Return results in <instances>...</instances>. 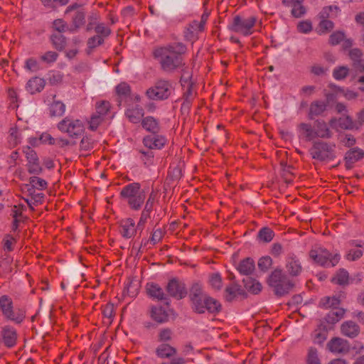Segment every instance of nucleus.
Masks as SVG:
<instances>
[{
  "label": "nucleus",
  "mask_w": 364,
  "mask_h": 364,
  "mask_svg": "<svg viewBox=\"0 0 364 364\" xmlns=\"http://www.w3.org/2000/svg\"><path fill=\"white\" fill-rule=\"evenodd\" d=\"M104 120L105 119L100 117L98 114L93 113L88 121V128L92 131H95Z\"/></svg>",
  "instance_id": "603ef678"
},
{
  "label": "nucleus",
  "mask_w": 364,
  "mask_h": 364,
  "mask_svg": "<svg viewBox=\"0 0 364 364\" xmlns=\"http://www.w3.org/2000/svg\"><path fill=\"white\" fill-rule=\"evenodd\" d=\"M314 130L316 138L330 139L332 137L333 134L323 120H316L314 122Z\"/></svg>",
  "instance_id": "4be33fe9"
},
{
  "label": "nucleus",
  "mask_w": 364,
  "mask_h": 364,
  "mask_svg": "<svg viewBox=\"0 0 364 364\" xmlns=\"http://www.w3.org/2000/svg\"><path fill=\"white\" fill-rule=\"evenodd\" d=\"M146 289L149 296L160 301L167 299V296L157 284L148 283Z\"/></svg>",
  "instance_id": "393cba45"
},
{
  "label": "nucleus",
  "mask_w": 364,
  "mask_h": 364,
  "mask_svg": "<svg viewBox=\"0 0 364 364\" xmlns=\"http://www.w3.org/2000/svg\"><path fill=\"white\" fill-rule=\"evenodd\" d=\"M166 142L165 137L156 134L146 136L143 139L144 145L149 149H160L164 147Z\"/></svg>",
  "instance_id": "a211bd4d"
},
{
  "label": "nucleus",
  "mask_w": 364,
  "mask_h": 364,
  "mask_svg": "<svg viewBox=\"0 0 364 364\" xmlns=\"http://www.w3.org/2000/svg\"><path fill=\"white\" fill-rule=\"evenodd\" d=\"M109 109V102L108 101H101L96 103L95 114H98L100 117L105 119L106 115L108 114Z\"/></svg>",
  "instance_id": "a19ab883"
},
{
  "label": "nucleus",
  "mask_w": 364,
  "mask_h": 364,
  "mask_svg": "<svg viewBox=\"0 0 364 364\" xmlns=\"http://www.w3.org/2000/svg\"><path fill=\"white\" fill-rule=\"evenodd\" d=\"M0 310L6 319L16 323H21L26 316L25 311L23 309H14L12 299L6 295L0 297Z\"/></svg>",
  "instance_id": "6e6552de"
},
{
  "label": "nucleus",
  "mask_w": 364,
  "mask_h": 364,
  "mask_svg": "<svg viewBox=\"0 0 364 364\" xmlns=\"http://www.w3.org/2000/svg\"><path fill=\"white\" fill-rule=\"evenodd\" d=\"M341 331L343 336L353 338L359 334L360 327L355 322L348 321L342 323Z\"/></svg>",
  "instance_id": "5701e85b"
},
{
  "label": "nucleus",
  "mask_w": 364,
  "mask_h": 364,
  "mask_svg": "<svg viewBox=\"0 0 364 364\" xmlns=\"http://www.w3.org/2000/svg\"><path fill=\"white\" fill-rule=\"evenodd\" d=\"M318 28L321 33H328L333 28V23L328 19H321Z\"/></svg>",
  "instance_id": "052dcab7"
},
{
  "label": "nucleus",
  "mask_w": 364,
  "mask_h": 364,
  "mask_svg": "<svg viewBox=\"0 0 364 364\" xmlns=\"http://www.w3.org/2000/svg\"><path fill=\"white\" fill-rule=\"evenodd\" d=\"M272 264V259L269 256L262 257L258 261V267L263 272L267 271Z\"/></svg>",
  "instance_id": "4d7b16f0"
},
{
  "label": "nucleus",
  "mask_w": 364,
  "mask_h": 364,
  "mask_svg": "<svg viewBox=\"0 0 364 364\" xmlns=\"http://www.w3.org/2000/svg\"><path fill=\"white\" fill-rule=\"evenodd\" d=\"M268 282L278 296L288 294L294 287L292 281L283 274L281 269L274 270L269 276Z\"/></svg>",
  "instance_id": "20e7f679"
},
{
  "label": "nucleus",
  "mask_w": 364,
  "mask_h": 364,
  "mask_svg": "<svg viewBox=\"0 0 364 364\" xmlns=\"http://www.w3.org/2000/svg\"><path fill=\"white\" fill-rule=\"evenodd\" d=\"M104 43V39L99 35L94 36L90 38L87 41L88 47L90 48H95L102 45Z\"/></svg>",
  "instance_id": "774afa93"
},
{
  "label": "nucleus",
  "mask_w": 364,
  "mask_h": 364,
  "mask_svg": "<svg viewBox=\"0 0 364 364\" xmlns=\"http://www.w3.org/2000/svg\"><path fill=\"white\" fill-rule=\"evenodd\" d=\"M345 38V34L341 31L333 32L329 37V43L336 46L340 43Z\"/></svg>",
  "instance_id": "680f3d73"
},
{
  "label": "nucleus",
  "mask_w": 364,
  "mask_h": 364,
  "mask_svg": "<svg viewBox=\"0 0 364 364\" xmlns=\"http://www.w3.org/2000/svg\"><path fill=\"white\" fill-rule=\"evenodd\" d=\"M243 283L245 289L254 294L259 293L262 288V284L259 282L251 277L244 279Z\"/></svg>",
  "instance_id": "72a5a7b5"
},
{
  "label": "nucleus",
  "mask_w": 364,
  "mask_h": 364,
  "mask_svg": "<svg viewBox=\"0 0 364 364\" xmlns=\"http://www.w3.org/2000/svg\"><path fill=\"white\" fill-rule=\"evenodd\" d=\"M314 341L318 344H322L327 338L328 332L325 327L316 329L314 333Z\"/></svg>",
  "instance_id": "de8ad7c7"
},
{
  "label": "nucleus",
  "mask_w": 364,
  "mask_h": 364,
  "mask_svg": "<svg viewBox=\"0 0 364 364\" xmlns=\"http://www.w3.org/2000/svg\"><path fill=\"white\" fill-rule=\"evenodd\" d=\"M274 237V232L268 227L261 228L258 233L257 238L261 242L268 243L270 242Z\"/></svg>",
  "instance_id": "c9c22d12"
},
{
  "label": "nucleus",
  "mask_w": 364,
  "mask_h": 364,
  "mask_svg": "<svg viewBox=\"0 0 364 364\" xmlns=\"http://www.w3.org/2000/svg\"><path fill=\"white\" fill-rule=\"evenodd\" d=\"M119 232L125 239H131L137 233V228L132 218L122 219L119 223Z\"/></svg>",
  "instance_id": "ddd939ff"
},
{
  "label": "nucleus",
  "mask_w": 364,
  "mask_h": 364,
  "mask_svg": "<svg viewBox=\"0 0 364 364\" xmlns=\"http://www.w3.org/2000/svg\"><path fill=\"white\" fill-rule=\"evenodd\" d=\"M95 141L91 136H84L80 144V148L81 151H88L94 148Z\"/></svg>",
  "instance_id": "3c124183"
},
{
  "label": "nucleus",
  "mask_w": 364,
  "mask_h": 364,
  "mask_svg": "<svg viewBox=\"0 0 364 364\" xmlns=\"http://www.w3.org/2000/svg\"><path fill=\"white\" fill-rule=\"evenodd\" d=\"M141 126L146 131L152 134H157L160 131L159 122L153 117H146L141 120Z\"/></svg>",
  "instance_id": "c756f323"
},
{
  "label": "nucleus",
  "mask_w": 364,
  "mask_h": 364,
  "mask_svg": "<svg viewBox=\"0 0 364 364\" xmlns=\"http://www.w3.org/2000/svg\"><path fill=\"white\" fill-rule=\"evenodd\" d=\"M349 274L345 269H339L334 276L331 278V282L341 286L348 284Z\"/></svg>",
  "instance_id": "2f4dec72"
},
{
  "label": "nucleus",
  "mask_w": 364,
  "mask_h": 364,
  "mask_svg": "<svg viewBox=\"0 0 364 364\" xmlns=\"http://www.w3.org/2000/svg\"><path fill=\"white\" fill-rule=\"evenodd\" d=\"M204 31L198 24V21H191L186 28L184 31V37L188 41L194 42L198 39V34Z\"/></svg>",
  "instance_id": "aec40b11"
},
{
  "label": "nucleus",
  "mask_w": 364,
  "mask_h": 364,
  "mask_svg": "<svg viewBox=\"0 0 364 364\" xmlns=\"http://www.w3.org/2000/svg\"><path fill=\"white\" fill-rule=\"evenodd\" d=\"M165 233V230L161 228L154 229L149 240H142L140 246L137 249V253L143 252L142 248L146 247L149 244L155 245L161 242Z\"/></svg>",
  "instance_id": "6ab92c4d"
},
{
  "label": "nucleus",
  "mask_w": 364,
  "mask_h": 364,
  "mask_svg": "<svg viewBox=\"0 0 364 364\" xmlns=\"http://www.w3.org/2000/svg\"><path fill=\"white\" fill-rule=\"evenodd\" d=\"M116 92L119 96L127 97L131 93V88L128 84L122 82L116 87Z\"/></svg>",
  "instance_id": "bf43d9fd"
},
{
  "label": "nucleus",
  "mask_w": 364,
  "mask_h": 364,
  "mask_svg": "<svg viewBox=\"0 0 364 364\" xmlns=\"http://www.w3.org/2000/svg\"><path fill=\"white\" fill-rule=\"evenodd\" d=\"M58 58V53L52 50L46 52L45 53L40 55V60L47 64L53 63L57 60Z\"/></svg>",
  "instance_id": "8fccbe9b"
},
{
  "label": "nucleus",
  "mask_w": 364,
  "mask_h": 364,
  "mask_svg": "<svg viewBox=\"0 0 364 364\" xmlns=\"http://www.w3.org/2000/svg\"><path fill=\"white\" fill-rule=\"evenodd\" d=\"M329 124L335 129L341 128L343 129H348L352 127L353 122L349 117L339 118L338 119L333 118L330 120Z\"/></svg>",
  "instance_id": "f704fd0d"
},
{
  "label": "nucleus",
  "mask_w": 364,
  "mask_h": 364,
  "mask_svg": "<svg viewBox=\"0 0 364 364\" xmlns=\"http://www.w3.org/2000/svg\"><path fill=\"white\" fill-rule=\"evenodd\" d=\"M53 28L55 33H63L67 31H69L70 27L68 23L63 19L58 18L53 22Z\"/></svg>",
  "instance_id": "09e8293b"
},
{
  "label": "nucleus",
  "mask_w": 364,
  "mask_h": 364,
  "mask_svg": "<svg viewBox=\"0 0 364 364\" xmlns=\"http://www.w3.org/2000/svg\"><path fill=\"white\" fill-rule=\"evenodd\" d=\"M50 114L51 117H60L65 110V105L60 101L53 100L50 106Z\"/></svg>",
  "instance_id": "58836bf2"
},
{
  "label": "nucleus",
  "mask_w": 364,
  "mask_h": 364,
  "mask_svg": "<svg viewBox=\"0 0 364 364\" xmlns=\"http://www.w3.org/2000/svg\"><path fill=\"white\" fill-rule=\"evenodd\" d=\"M344 315V310L336 309L331 310L326 316L325 319L327 323L334 324L339 321Z\"/></svg>",
  "instance_id": "e433bc0d"
},
{
  "label": "nucleus",
  "mask_w": 364,
  "mask_h": 364,
  "mask_svg": "<svg viewBox=\"0 0 364 364\" xmlns=\"http://www.w3.org/2000/svg\"><path fill=\"white\" fill-rule=\"evenodd\" d=\"M300 136L307 141L316 139L314 128L310 124L301 123L298 126Z\"/></svg>",
  "instance_id": "a878e982"
},
{
  "label": "nucleus",
  "mask_w": 364,
  "mask_h": 364,
  "mask_svg": "<svg viewBox=\"0 0 364 364\" xmlns=\"http://www.w3.org/2000/svg\"><path fill=\"white\" fill-rule=\"evenodd\" d=\"M363 255V252L361 250L351 249L346 255V259L348 261H356Z\"/></svg>",
  "instance_id": "e2e57ef3"
},
{
  "label": "nucleus",
  "mask_w": 364,
  "mask_h": 364,
  "mask_svg": "<svg viewBox=\"0 0 364 364\" xmlns=\"http://www.w3.org/2000/svg\"><path fill=\"white\" fill-rule=\"evenodd\" d=\"M327 103L324 101L315 100L312 102L309 107V118L314 119L315 117L322 114L326 109Z\"/></svg>",
  "instance_id": "b1692460"
},
{
  "label": "nucleus",
  "mask_w": 364,
  "mask_h": 364,
  "mask_svg": "<svg viewBox=\"0 0 364 364\" xmlns=\"http://www.w3.org/2000/svg\"><path fill=\"white\" fill-rule=\"evenodd\" d=\"M341 142L346 147L350 148L356 144V139L352 134H346L343 136H342Z\"/></svg>",
  "instance_id": "338daca9"
},
{
  "label": "nucleus",
  "mask_w": 364,
  "mask_h": 364,
  "mask_svg": "<svg viewBox=\"0 0 364 364\" xmlns=\"http://www.w3.org/2000/svg\"><path fill=\"white\" fill-rule=\"evenodd\" d=\"M327 349L336 354H347L350 352L349 342L339 337L332 338L326 344Z\"/></svg>",
  "instance_id": "f8f14e48"
},
{
  "label": "nucleus",
  "mask_w": 364,
  "mask_h": 364,
  "mask_svg": "<svg viewBox=\"0 0 364 364\" xmlns=\"http://www.w3.org/2000/svg\"><path fill=\"white\" fill-rule=\"evenodd\" d=\"M173 89L171 81L159 79L152 87L146 90L145 94L149 100H165L171 96Z\"/></svg>",
  "instance_id": "39448f33"
},
{
  "label": "nucleus",
  "mask_w": 364,
  "mask_h": 364,
  "mask_svg": "<svg viewBox=\"0 0 364 364\" xmlns=\"http://www.w3.org/2000/svg\"><path fill=\"white\" fill-rule=\"evenodd\" d=\"M125 115L132 123H139L144 115V109L141 107L136 106L127 109Z\"/></svg>",
  "instance_id": "bb28decb"
},
{
  "label": "nucleus",
  "mask_w": 364,
  "mask_h": 364,
  "mask_svg": "<svg viewBox=\"0 0 364 364\" xmlns=\"http://www.w3.org/2000/svg\"><path fill=\"white\" fill-rule=\"evenodd\" d=\"M139 153L141 154V159L144 161V164L146 166L152 164L153 159L154 157L153 151H142L139 150Z\"/></svg>",
  "instance_id": "0e129e2a"
},
{
  "label": "nucleus",
  "mask_w": 364,
  "mask_h": 364,
  "mask_svg": "<svg viewBox=\"0 0 364 364\" xmlns=\"http://www.w3.org/2000/svg\"><path fill=\"white\" fill-rule=\"evenodd\" d=\"M336 144L323 141H316L313 144L309 152L311 157L320 161H331L336 158Z\"/></svg>",
  "instance_id": "423d86ee"
},
{
  "label": "nucleus",
  "mask_w": 364,
  "mask_h": 364,
  "mask_svg": "<svg viewBox=\"0 0 364 364\" xmlns=\"http://www.w3.org/2000/svg\"><path fill=\"white\" fill-rule=\"evenodd\" d=\"M45 87V80L39 77H32L26 85V90L31 94L41 92Z\"/></svg>",
  "instance_id": "cd10ccee"
},
{
  "label": "nucleus",
  "mask_w": 364,
  "mask_h": 364,
  "mask_svg": "<svg viewBox=\"0 0 364 364\" xmlns=\"http://www.w3.org/2000/svg\"><path fill=\"white\" fill-rule=\"evenodd\" d=\"M257 21V18L254 16L243 17L237 15L233 17L232 23L228 26V28L233 32L247 36L253 33L254 27Z\"/></svg>",
  "instance_id": "0eeeda50"
},
{
  "label": "nucleus",
  "mask_w": 364,
  "mask_h": 364,
  "mask_svg": "<svg viewBox=\"0 0 364 364\" xmlns=\"http://www.w3.org/2000/svg\"><path fill=\"white\" fill-rule=\"evenodd\" d=\"M309 257L317 264L323 267H335L341 259L339 254L332 255L322 247H315L309 252Z\"/></svg>",
  "instance_id": "1a4fd4ad"
},
{
  "label": "nucleus",
  "mask_w": 364,
  "mask_h": 364,
  "mask_svg": "<svg viewBox=\"0 0 364 364\" xmlns=\"http://www.w3.org/2000/svg\"><path fill=\"white\" fill-rule=\"evenodd\" d=\"M156 355L160 358H171L168 363L161 364H185V359L182 357L175 356L177 350L175 348L166 343H162L156 348Z\"/></svg>",
  "instance_id": "9b49d317"
},
{
  "label": "nucleus",
  "mask_w": 364,
  "mask_h": 364,
  "mask_svg": "<svg viewBox=\"0 0 364 364\" xmlns=\"http://www.w3.org/2000/svg\"><path fill=\"white\" fill-rule=\"evenodd\" d=\"M240 287L237 282H232L231 284L225 288V299L228 301H231L237 295L240 294Z\"/></svg>",
  "instance_id": "4c0bfd02"
},
{
  "label": "nucleus",
  "mask_w": 364,
  "mask_h": 364,
  "mask_svg": "<svg viewBox=\"0 0 364 364\" xmlns=\"http://www.w3.org/2000/svg\"><path fill=\"white\" fill-rule=\"evenodd\" d=\"M150 316L153 320L159 323H165L168 319L167 312L161 306H152L150 311Z\"/></svg>",
  "instance_id": "c85d7f7f"
},
{
  "label": "nucleus",
  "mask_w": 364,
  "mask_h": 364,
  "mask_svg": "<svg viewBox=\"0 0 364 364\" xmlns=\"http://www.w3.org/2000/svg\"><path fill=\"white\" fill-rule=\"evenodd\" d=\"M341 299L338 297H326L321 301V304L325 308H333V309H338L337 306L340 304Z\"/></svg>",
  "instance_id": "37998d69"
},
{
  "label": "nucleus",
  "mask_w": 364,
  "mask_h": 364,
  "mask_svg": "<svg viewBox=\"0 0 364 364\" xmlns=\"http://www.w3.org/2000/svg\"><path fill=\"white\" fill-rule=\"evenodd\" d=\"M364 158V150L359 147L350 149L345 154L344 161L346 169L353 168L354 164Z\"/></svg>",
  "instance_id": "2eb2a0df"
},
{
  "label": "nucleus",
  "mask_w": 364,
  "mask_h": 364,
  "mask_svg": "<svg viewBox=\"0 0 364 364\" xmlns=\"http://www.w3.org/2000/svg\"><path fill=\"white\" fill-rule=\"evenodd\" d=\"M16 240L11 235L7 234L3 239L4 247L9 252L13 250V245L16 243Z\"/></svg>",
  "instance_id": "69168bd1"
},
{
  "label": "nucleus",
  "mask_w": 364,
  "mask_h": 364,
  "mask_svg": "<svg viewBox=\"0 0 364 364\" xmlns=\"http://www.w3.org/2000/svg\"><path fill=\"white\" fill-rule=\"evenodd\" d=\"M1 336L4 346L7 348L14 347L17 342V332L14 327L4 326L1 328Z\"/></svg>",
  "instance_id": "f3484780"
},
{
  "label": "nucleus",
  "mask_w": 364,
  "mask_h": 364,
  "mask_svg": "<svg viewBox=\"0 0 364 364\" xmlns=\"http://www.w3.org/2000/svg\"><path fill=\"white\" fill-rule=\"evenodd\" d=\"M307 364H321V360L318 358V350L316 348L310 347L308 350L306 356Z\"/></svg>",
  "instance_id": "79ce46f5"
},
{
  "label": "nucleus",
  "mask_w": 364,
  "mask_h": 364,
  "mask_svg": "<svg viewBox=\"0 0 364 364\" xmlns=\"http://www.w3.org/2000/svg\"><path fill=\"white\" fill-rule=\"evenodd\" d=\"M86 13L83 9L77 10L72 17L71 25L69 31L77 32L85 23Z\"/></svg>",
  "instance_id": "412c9836"
},
{
  "label": "nucleus",
  "mask_w": 364,
  "mask_h": 364,
  "mask_svg": "<svg viewBox=\"0 0 364 364\" xmlns=\"http://www.w3.org/2000/svg\"><path fill=\"white\" fill-rule=\"evenodd\" d=\"M285 267L287 273L291 277L300 275L303 269L300 260L294 253L287 255Z\"/></svg>",
  "instance_id": "dca6fc26"
},
{
  "label": "nucleus",
  "mask_w": 364,
  "mask_h": 364,
  "mask_svg": "<svg viewBox=\"0 0 364 364\" xmlns=\"http://www.w3.org/2000/svg\"><path fill=\"white\" fill-rule=\"evenodd\" d=\"M237 269L240 274L249 275L255 269V262L250 257L245 258L240 262Z\"/></svg>",
  "instance_id": "473e14b6"
},
{
  "label": "nucleus",
  "mask_w": 364,
  "mask_h": 364,
  "mask_svg": "<svg viewBox=\"0 0 364 364\" xmlns=\"http://www.w3.org/2000/svg\"><path fill=\"white\" fill-rule=\"evenodd\" d=\"M8 142L11 147H15L20 143V133L16 127L10 128Z\"/></svg>",
  "instance_id": "ea45409f"
},
{
  "label": "nucleus",
  "mask_w": 364,
  "mask_h": 364,
  "mask_svg": "<svg viewBox=\"0 0 364 364\" xmlns=\"http://www.w3.org/2000/svg\"><path fill=\"white\" fill-rule=\"evenodd\" d=\"M121 198L126 201L132 210H139L146 199L145 191L139 183L134 182L124 186L120 191Z\"/></svg>",
  "instance_id": "7ed1b4c3"
},
{
  "label": "nucleus",
  "mask_w": 364,
  "mask_h": 364,
  "mask_svg": "<svg viewBox=\"0 0 364 364\" xmlns=\"http://www.w3.org/2000/svg\"><path fill=\"white\" fill-rule=\"evenodd\" d=\"M187 46L181 42L159 46L153 50L154 59L159 61L161 70L166 73H173L186 65L184 56Z\"/></svg>",
  "instance_id": "f257e3e1"
},
{
  "label": "nucleus",
  "mask_w": 364,
  "mask_h": 364,
  "mask_svg": "<svg viewBox=\"0 0 364 364\" xmlns=\"http://www.w3.org/2000/svg\"><path fill=\"white\" fill-rule=\"evenodd\" d=\"M58 129L63 133H66L69 136L77 138L81 136L84 131L83 123L79 119H74L65 117L58 124Z\"/></svg>",
  "instance_id": "9d476101"
},
{
  "label": "nucleus",
  "mask_w": 364,
  "mask_h": 364,
  "mask_svg": "<svg viewBox=\"0 0 364 364\" xmlns=\"http://www.w3.org/2000/svg\"><path fill=\"white\" fill-rule=\"evenodd\" d=\"M95 31L97 35L102 36L103 39L104 38L108 37L112 32L111 29L109 27L106 26L103 23L96 24L95 27Z\"/></svg>",
  "instance_id": "864d4df0"
},
{
  "label": "nucleus",
  "mask_w": 364,
  "mask_h": 364,
  "mask_svg": "<svg viewBox=\"0 0 364 364\" xmlns=\"http://www.w3.org/2000/svg\"><path fill=\"white\" fill-rule=\"evenodd\" d=\"M349 69L346 66H340L335 68L333 73V75L336 80H343L348 74Z\"/></svg>",
  "instance_id": "13d9d810"
},
{
  "label": "nucleus",
  "mask_w": 364,
  "mask_h": 364,
  "mask_svg": "<svg viewBox=\"0 0 364 364\" xmlns=\"http://www.w3.org/2000/svg\"><path fill=\"white\" fill-rule=\"evenodd\" d=\"M181 69L182 70V74L180 79V82L181 86L185 88L186 85H188V84H193L191 81L192 75L184 67Z\"/></svg>",
  "instance_id": "6e6d98bb"
},
{
  "label": "nucleus",
  "mask_w": 364,
  "mask_h": 364,
  "mask_svg": "<svg viewBox=\"0 0 364 364\" xmlns=\"http://www.w3.org/2000/svg\"><path fill=\"white\" fill-rule=\"evenodd\" d=\"M189 299L193 311L197 314H204L208 311L215 314L221 309L220 302L209 296L200 283H194L190 289Z\"/></svg>",
  "instance_id": "f03ea898"
},
{
  "label": "nucleus",
  "mask_w": 364,
  "mask_h": 364,
  "mask_svg": "<svg viewBox=\"0 0 364 364\" xmlns=\"http://www.w3.org/2000/svg\"><path fill=\"white\" fill-rule=\"evenodd\" d=\"M50 40L53 46L58 50L62 51L67 45L66 38L59 33H53L50 36Z\"/></svg>",
  "instance_id": "7c9ffc66"
},
{
  "label": "nucleus",
  "mask_w": 364,
  "mask_h": 364,
  "mask_svg": "<svg viewBox=\"0 0 364 364\" xmlns=\"http://www.w3.org/2000/svg\"><path fill=\"white\" fill-rule=\"evenodd\" d=\"M166 291L169 296L176 299L184 298L187 294L185 284L176 279L169 280L166 286Z\"/></svg>",
  "instance_id": "4468645a"
},
{
  "label": "nucleus",
  "mask_w": 364,
  "mask_h": 364,
  "mask_svg": "<svg viewBox=\"0 0 364 364\" xmlns=\"http://www.w3.org/2000/svg\"><path fill=\"white\" fill-rule=\"evenodd\" d=\"M338 8L336 6H329L324 7L320 12L319 16L321 19H327L333 16H336Z\"/></svg>",
  "instance_id": "a18cd8bd"
},
{
  "label": "nucleus",
  "mask_w": 364,
  "mask_h": 364,
  "mask_svg": "<svg viewBox=\"0 0 364 364\" xmlns=\"http://www.w3.org/2000/svg\"><path fill=\"white\" fill-rule=\"evenodd\" d=\"M306 13V9L303 5V2H299L292 6L291 14L294 18H301Z\"/></svg>",
  "instance_id": "5fc2aeb1"
},
{
  "label": "nucleus",
  "mask_w": 364,
  "mask_h": 364,
  "mask_svg": "<svg viewBox=\"0 0 364 364\" xmlns=\"http://www.w3.org/2000/svg\"><path fill=\"white\" fill-rule=\"evenodd\" d=\"M29 183L32 186V188H36L38 190H44L47 188V182L39 177L32 176L29 179Z\"/></svg>",
  "instance_id": "49530a36"
},
{
  "label": "nucleus",
  "mask_w": 364,
  "mask_h": 364,
  "mask_svg": "<svg viewBox=\"0 0 364 364\" xmlns=\"http://www.w3.org/2000/svg\"><path fill=\"white\" fill-rule=\"evenodd\" d=\"M209 283L214 289H221L223 280L220 274L218 272L212 273L209 277Z\"/></svg>",
  "instance_id": "c03bdc74"
}]
</instances>
